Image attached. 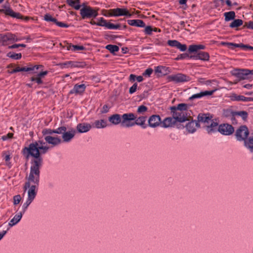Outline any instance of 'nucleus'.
Wrapping results in <instances>:
<instances>
[{
    "label": "nucleus",
    "mask_w": 253,
    "mask_h": 253,
    "mask_svg": "<svg viewBox=\"0 0 253 253\" xmlns=\"http://www.w3.org/2000/svg\"><path fill=\"white\" fill-rule=\"evenodd\" d=\"M72 67H84L85 66L84 63L73 62L71 63Z\"/></svg>",
    "instance_id": "48"
},
{
    "label": "nucleus",
    "mask_w": 253,
    "mask_h": 253,
    "mask_svg": "<svg viewBox=\"0 0 253 253\" xmlns=\"http://www.w3.org/2000/svg\"><path fill=\"white\" fill-rule=\"evenodd\" d=\"M249 134L248 127L246 126H242L236 130V136L238 140L242 141L247 138Z\"/></svg>",
    "instance_id": "8"
},
{
    "label": "nucleus",
    "mask_w": 253,
    "mask_h": 253,
    "mask_svg": "<svg viewBox=\"0 0 253 253\" xmlns=\"http://www.w3.org/2000/svg\"><path fill=\"white\" fill-rule=\"evenodd\" d=\"M244 27L253 29V21L246 22L244 25Z\"/></svg>",
    "instance_id": "58"
},
{
    "label": "nucleus",
    "mask_w": 253,
    "mask_h": 253,
    "mask_svg": "<svg viewBox=\"0 0 253 253\" xmlns=\"http://www.w3.org/2000/svg\"><path fill=\"white\" fill-rule=\"evenodd\" d=\"M84 49V47L82 45H72L71 44H67V49L68 50H72L74 51H78V50H82Z\"/></svg>",
    "instance_id": "32"
},
{
    "label": "nucleus",
    "mask_w": 253,
    "mask_h": 253,
    "mask_svg": "<svg viewBox=\"0 0 253 253\" xmlns=\"http://www.w3.org/2000/svg\"><path fill=\"white\" fill-rule=\"evenodd\" d=\"M213 92H214V90H211V91L206 90V91H201L200 93L193 94L190 97V99L191 100H193L196 98H201L205 96L211 95L213 94Z\"/></svg>",
    "instance_id": "24"
},
{
    "label": "nucleus",
    "mask_w": 253,
    "mask_h": 253,
    "mask_svg": "<svg viewBox=\"0 0 253 253\" xmlns=\"http://www.w3.org/2000/svg\"><path fill=\"white\" fill-rule=\"evenodd\" d=\"M186 129L189 133H194L196 130V127H199V124L195 121H191L186 125Z\"/></svg>",
    "instance_id": "23"
},
{
    "label": "nucleus",
    "mask_w": 253,
    "mask_h": 253,
    "mask_svg": "<svg viewBox=\"0 0 253 253\" xmlns=\"http://www.w3.org/2000/svg\"><path fill=\"white\" fill-rule=\"evenodd\" d=\"M146 118L147 117L146 116H143L137 117L134 123L135 125L143 126L145 124Z\"/></svg>",
    "instance_id": "36"
},
{
    "label": "nucleus",
    "mask_w": 253,
    "mask_h": 253,
    "mask_svg": "<svg viewBox=\"0 0 253 253\" xmlns=\"http://www.w3.org/2000/svg\"><path fill=\"white\" fill-rule=\"evenodd\" d=\"M91 127V125L89 124L81 123L77 125V129L80 133H84L88 131Z\"/></svg>",
    "instance_id": "21"
},
{
    "label": "nucleus",
    "mask_w": 253,
    "mask_h": 253,
    "mask_svg": "<svg viewBox=\"0 0 253 253\" xmlns=\"http://www.w3.org/2000/svg\"><path fill=\"white\" fill-rule=\"evenodd\" d=\"M55 132L58 134H62V141L64 142H70L71 140L74 137L76 133V131L74 129L71 128L67 130V128L64 126L57 128Z\"/></svg>",
    "instance_id": "4"
},
{
    "label": "nucleus",
    "mask_w": 253,
    "mask_h": 253,
    "mask_svg": "<svg viewBox=\"0 0 253 253\" xmlns=\"http://www.w3.org/2000/svg\"><path fill=\"white\" fill-rule=\"evenodd\" d=\"M165 68H166L165 67H163V66H158L157 67V68L156 69V72L157 73H161V74H164L163 71L165 69Z\"/></svg>",
    "instance_id": "59"
},
{
    "label": "nucleus",
    "mask_w": 253,
    "mask_h": 253,
    "mask_svg": "<svg viewBox=\"0 0 253 253\" xmlns=\"http://www.w3.org/2000/svg\"><path fill=\"white\" fill-rule=\"evenodd\" d=\"M135 125L134 123H130L129 121H122L121 126L123 127H129Z\"/></svg>",
    "instance_id": "45"
},
{
    "label": "nucleus",
    "mask_w": 253,
    "mask_h": 253,
    "mask_svg": "<svg viewBox=\"0 0 253 253\" xmlns=\"http://www.w3.org/2000/svg\"><path fill=\"white\" fill-rule=\"evenodd\" d=\"M206 46L203 44H192L189 46L188 50L190 52H197L200 49H204Z\"/></svg>",
    "instance_id": "31"
},
{
    "label": "nucleus",
    "mask_w": 253,
    "mask_h": 253,
    "mask_svg": "<svg viewBox=\"0 0 253 253\" xmlns=\"http://www.w3.org/2000/svg\"><path fill=\"white\" fill-rule=\"evenodd\" d=\"M229 98L233 101L250 102L253 101V98L252 97H246L243 95H238L235 93H231L229 96Z\"/></svg>",
    "instance_id": "16"
},
{
    "label": "nucleus",
    "mask_w": 253,
    "mask_h": 253,
    "mask_svg": "<svg viewBox=\"0 0 253 253\" xmlns=\"http://www.w3.org/2000/svg\"><path fill=\"white\" fill-rule=\"evenodd\" d=\"M222 44H228L229 47L232 49H234L235 47H241L245 50H253V46L248 45H245L242 43L237 44L234 43L223 42Z\"/></svg>",
    "instance_id": "20"
},
{
    "label": "nucleus",
    "mask_w": 253,
    "mask_h": 253,
    "mask_svg": "<svg viewBox=\"0 0 253 253\" xmlns=\"http://www.w3.org/2000/svg\"><path fill=\"white\" fill-rule=\"evenodd\" d=\"M171 113L176 121L182 123L186 121H190L191 119V111L188 110V106L186 104H179L177 107H170Z\"/></svg>",
    "instance_id": "2"
},
{
    "label": "nucleus",
    "mask_w": 253,
    "mask_h": 253,
    "mask_svg": "<svg viewBox=\"0 0 253 253\" xmlns=\"http://www.w3.org/2000/svg\"><path fill=\"white\" fill-rule=\"evenodd\" d=\"M177 48L179 49L181 51H184L186 50L187 46L186 44H182L179 43Z\"/></svg>",
    "instance_id": "56"
},
{
    "label": "nucleus",
    "mask_w": 253,
    "mask_h": 253,
    "mask_svg": "<svg viewBox=\"0 0 253 253\" xmlns=\"http://www.w3.org/2000/svg\"><path fill=\"white\" fill-rule=\"evenodd\" d=\"M55 24L60 27L67 28L69 27L68 24L61 22H58L57 20L56 22H55Z\"/></svg>",
    "instance_id": "54"
},
{
    "label": "nucleus",
    "mask_w": 253,
    "mask_h": 253,
    "mask_svg": "<svg viewBox=\"0 0 253 253\" xmlns=\"http://www.w3.org/2000/svg\"><path fill=\"white\" fill-rule=\"evenodd\" d=\"M186 57H190V56L187 53H183L178 55L176 58L175 60H180L185 59Z\"/></svg>",
    "instance_id": "55"
},
{
    "label": "nucleus",
    "mask_w": 253,
    "mask_h": 253,
    "mask_svg": "<svg viewBox=\"0 0 253 253\" xmlns=\"http://www.w3.org/2000/svg\"><path fill=\"white\" fill-rule=\"evenodd\" d=\"M246 71L247 69H235L232 71L231 74L239 80H246L248 78L247 72Z\"/></svg>",
    "instance_id": "14"
},
{
    "label": "nucleus",
    "mask_w": 253,
    "mask_h": 253,
    "mask_svg": "<svg viewBox=\"0 0 253 253\" xmlns=\"http://www.w3.org/2000/svg\"><path fill=\"white\" fill-rule=\"evenodd\" d=\"M67 3L76 10H79L81 8L80 0H66Z\"/></svg>",
    "instance_id": "29"
},
{
    "label": "nucleus",
    "mask_w": 253,
    "mask_h": 253,
    "mask_svg": "<svg viewBox=\"0 0 253 253\" xmlns=\"http://www.w3.org/2000/svg\"><path fill=\"white\" fill-rule=\"evenodd\" d=\"M109 108L107 105H104L102 109L101 113H106L108 112L109 111Z\"/></svg>",
    "instance_id": "61"
},
{
    "label": "nucleus",
    "mask_w": 253,
    "mask_h": 253,
    "mask_svg": "<svg viewBox=\"0 0 253 253\" xmlns=\"http://www.w3.org/2000/svg\"><path fill=\"white\" fill-rule=\"evenodd\" d=\"M127 23L132 26H136L138 27H144L145 24L144 22L140 19L128 20Z\"/></svg>",
    "instance_id": "26"
},
{
    "label": "nucleus",
    "mask_w": 253,
    "mask_h": 253,
    "mask_svg": "<svg viewBox=\"0 0 253 253\" xmlns=\"http://www.w3.org/2000/svg\"><path fill=\"white\" fill-rule=\"evenodd\" d=\"M107 126V122L104 120H96L92 124V127L97 128H102L106 127Z\"/></svg>",
    "instance_id": "28"
},
{
    "label": "nucleus",
    "mask_w": 253,
    "mask_h": 253,
    "mask_svg": "<svg viewBox=\"0 0 253 253\" xmlns=\"http://www.w3.org/2000/svg\"><path fill=\"white\" fill-rule=\"evenodd\" d=\"M42 67L41 65H35L34 66H31L29 67H20V72L24 71V72H30V71H34L36 69L38 70L40 67Z\"/></svg>",
    "instance_id": "37"
},
{
    "label": "nucleus",
    "mask_w": 253,
    "mask_h": 253,
    "mask_svg": "<svg viewBox=\"0 0 253 253\" xmlns=\"http://www.w3.org/2000/svg\"><path fill=\"white\" fill-rule=\"evenodd\" d=\"M217 131L223 135H229L233 133L234 131V127L228 124H221L217 126Z\"/></svg>",
    "instance_id": "9"
},
{
    "label": "nucleus",
    "mask_w": 253,
    "mask_h": 253,
    "mask_svg": "<svg viewBox=\"0 0 253 253\" xmlns=\"http://www.w3.org/2000/svg\"><path fill=\"white\" fill-rule=\"evenodd\" d=\"M106 27L109 29H117L119 28V25L108 23Z\"/></svg>",
    "instance_id": "49"
},
{
    "label": "nucleus",
    "mask_w": 253,
    "mask_h": 253,
    "mask_svg": "<svg viewBox=\"0 0 253 253\" xmlns=\"http://www.w3.org/2000/svg\"><path fill=\"white\" fill-rule=\"evenodd\" d=\"M106 48L112 53H114L115 52H117L119 50V48L117 45L112 44L107 45L106 46Z\"/></svg>",
    "instance_id": "39"
},
{
    "label": "nucleus",
    "mask_w": 253,
    "mask_h": 253,
    "mask_svg": "<svg viewBox=\"0 0 253 253\" xmlns=\"http://www.w3.org/2000/svg\"><path fill=\"white\" fill-rule=\"evenodd\" d=\"M86 86L84 84H76L74 85L73 88L71 90L70 93L71 94L76 93V94H80L83 93L85 89Z\"/></svg>",
    "instance_id": "22"
},
{
    "label": "nucleus",
    "mask_w": 253,
    "mask_h": 253,
    "mask_svg": "<svg viewBox=\"0 0 253 253\" xmlns=\"http://www.w3.org/2000/svg\"><path fill=\"white\" fill-rule=\"evenodd\" d=\"M152 73L153 70L151 68H148L143 73V75L146 77H150Z\"/></svg>",
    "instance_id": "53"
},
{
    "label": "nucleus",
    "mask_w": 253,
    "mask_h": 253,
    "mask_svg": "<svg viewBox=\"0 0 253 253\" xmlns=\"http://www.w3.org/2000/svg\"><path fill=\"white\" fill-rule=\"evenodd\" d=\"M108 22L103 18L101 17L99 20L96 25L100 26H105L106 27Z\"/></svg>",
    "instance_id": "46"
},
{
    "label": "nucleus",
    "mask_w": 253,
    "mask_h": 253,
    "mask_svg": "<svg viewBox=\"0 0 253 253\" xmlns=\"http://www.w3.org/2000/svg\"><path fill=\"white\" fill-rule=\"evenodd\" d=\"M180 42L176 40H169L168 41V44L169 45L172 47H177Z\"/></svg>",
    "instance_id": "43"
},
{
    "label": "nucleus",
    "mask_w": 253,
    "mask_h": 253,
    "mask_svg": "<svg viewBox=\"0 0 253 253\" xmlns=\"http://www.w3.org/2000/svg\"><path fill=\"white\" fill-rule=\"evenodd\" d=\"M244 140L245 146L250 149L251 151L253 150V137L251 136L248 139H245Z\"/></svg>",
    "instance_id": "33"
},
{
    "label": "nucleus",
    "mask_w": 253,
    "mask_h": 253,
    "mask_svg": "<svg viewBox=\"0 0 253 253\" xmlns=\"http://www.w3.org/2000/svg\"><path fill=\"white\" fill-rule=\"evenodd\" d=\"M37 192H35L34 189H28V198L26 202L23 205L22 209L23 214L25 212L28 206L33 202L36 197Z\"/></svg>",
    "instance_id": "10"
},
{
    "label": "nucleus",
    "mask_w": 253,
    "mask_h": 253,
    "mask_svg": "<svg viewBox=\"0 0 253 253\" xmlns=\"http://www.w3.org/2000/svg\"><path fill=\"white\" fill-rule=\"evenodd\" d=\"M122 117L119 114H114L111 116L108 120L110 122H111L112 124L117 125L122 122L121 121Z\"/></svg>",
    "instance_id": "27"
},
{
    "label": "nucleus",
    "mask_w": 253,
    "mask_h": 253,
    "mask_svg": "<svg viewBox=\"0 0 253 253\" xmlns=\"http://www.w3.org/2000/svg\"><path fill=\"white\" fill-rule=\"evenodd\" d=\"M48 150L49 147L41 140L33 142L29 147L23 149V153L27 159H29L30 156L34 158L31 162L30 172L27 181L23 187L25 192L28 189H34L35 192H37L40 181V169L42 164V158L41 155L45 154Z\"/></svg>",
    "instance_id": "1"
},
{
    "label": "nucleus",
    "mask_w": 253,
    "mask_h": 253,
    "mask_svg": "<svg viewBox=\"0 0 253 253\" xmlns=\"http://www.w3.org/2000/svg\"><path fill=\"white\" fill-rule=\"evenodd\" d=\"M148 110V108L144 105L139 106L137 110V114L144 115Z\"/></svg>",
    "instance_id": "40"
},
{
    "label": "nucleus",
    "mask_w": 253,
    "mask_h": 253,
    "mask_svg": "<svg viewBox=\"0 0 253 253\" xmlns=\"http://www.w3.org/2000/svg\"><path fill=\"white\" fill-rule=\"evenodd\" d=\"M7 56L15 59H19L22 56L21 53H11L10 52L7 54Z\"/></svg>",
    "instance_id": "44"
},
{
    "label": "nucleus",
    "mask_w": 253,
    "mask_h": 253,
    "mask_svg": "<svg viewBox=\"0 0 253 253\" xmlns=\"http://www.w3.org/2000/svg\"><path fill=\"white\" fill-rule=\"evenodd\" d=\"M137 88V84L134 83L133 85L130 87L129 89V93L130 94H132L136 91Z\"/></svg>",
    "instance_id": "51"
},
{
    "label": "nucleus",
    "mask_w": 253,
    "mask_h": 253,
    "mask_svg": "<svg viewBox=\"0 0 253 253\" xmlns=\"http://www.w3.org/2000/svg\"><path fill=\"white\" fill-rule=\"evenodd\" d=\"M136 79L138 82H141L143 80V78L141 76L136 77Z\"/></svg>",
    "instance_id": "64"
},
{
    "label": "nucleus",
    "mask_w": 253,
    "mask_h": 253,
    "mask_svg": "<svg viewBox=\"0 0 253 253\" xmlns=\"http://www.w3.org/2000/svg\"><path fill=\"white\" fill-rule=\"evenodd\" d=\"M153 31V28L152 26H146L144 29V32L147 35H151Z\"/></svg>",
    "instance_id": "47"
},
{
    "label": "nucleus",
    "mask_w": 253,
    "mask_h": 253,
    "mask_svg": "<svg viewBox=\"0 0 253 253\" xmlns=\"http://www.w3.org/2000/svg\"><path fill=\"white\" fill-rule=\"evenodd\" d=\"M23 216V212H20L18 213L15 215L14 217L10 220L8 223V225L10 227H12L13 226L17 224L21 220L22 217Z\"/></svg>",
    "instance_id": "25"
},
{
    "label": "nucleus",
    "mask_w": 253,
    "mask_h": 253,
    "mask_svg": "<svg viewBox=\"0 0 253 253\" xmlns=\"http://www.w3.org/2000/svg\"><path fill=\"white\" fill-rule=\"evenodd\" d=\"M48 73V72L45 71H43V72H40V73H39L38 75H37V77H38L39 78H41V79H42L45 76H46Z\"/></svg>",
    "instance_id": "60"
},
{
    "label": "nucleus",
    "mask_w": 253,
    "mask_h": 253,
    "mask_svg": "<svg viewBox=\"0 0 253 253\" xmlns=\"http://www.w3.org/2000/svg\"><path fill=\"white\" fill-rule=\"evenodd\" d=\"M190 80L191 78L189 76L182 74L171 75L168 77V80L169 82H173L175 83L186 82Z\"/></svg>",
    "instance_id": "6"
},
{
    "label": "nucleus",
    "mask_w": 253,
    "mask_h": 253,
    "mask_svg": "<svg viewBox=\"0 0 253 253\" xmlns=\"http://www.w3.org/2000/svg\"><path fill=\"white\" fill-rule=\"evenodd\" d=\"M21 200V197L20 195H17L13 197V204L14 205H17L19 204Z\"/></svg>",
    "instance_id": "50"
},
{
    "label": "nucleus",
    "mask_w": 253,
    "mask_h": 253,
    "mask_svg": "<svg viewBox=\"0 0 253 253\" xmlns=\"http://www.w3.org/2000/svg\"><path fill=\"white\" fill-rule=\"evenodd\" d=\"M56 130H57V128L55 129H53V130L51 129H44L42 130V133L44 137L46 135H50L53 133H57V132H55V131H56Z\"/></svg>",
    "instance_id": "41"
},
{
    "label": "nucleus",
    "mask_w": 253,
    "mask_h": 253,
    "mask_svg": "<svg viewBox=\"0 0 253 253\" xmlns=\"http://www.w3.org/2000/svg\"><path fill=\"white\" fill-rule=\"evenodd\" d=\"M176 122L177 121L173 117H168L164 120L162 122V124L164 127H170L173 126Z\"/></svg>",
    "instance_id": "19"
},
{
    "label": "nucleus",
    "mask_w": 253,
    "mask_h": 253,
    "mask_svg": "<svg viewBox=\"0 0 253 253\" xmlns=\"http://www.w3.org/2000/svg\"><path fill=\"white\" fill-rule=\"evenodd\" d=\"M31 80L32 81H35L39 84H42L43 83L42 79L37 76L32 77Z\"/></svg>",
    "instance_id": "52"
},
{
    "label": "nucleus",
    "mask_w": 253,
    "mask_h": 253,
    "mask_svg": "<svg viewBox=\"0 0 253 253\" xmlns=\"http://www.w3.org/2000/svg\"><path fill=\"white\" fill-rule=\"evenodd\" d=\"M20 72V67H17L13 69L11 71V73H14L16 72Z\"/></svg>",
    "instance_id": "62"
},
{
    "label": "nucleus",
    "mask_w": 253,
    "mask_h": 253,
    "mask_svg": "<svg viewBox=\"0 0 253 253\" xmlns=\"http://www.w3.org/2000/svg\"><path fill=\"white\" fill-rule=\"evenodd\" d=\"M44 140L45 141V142L43 139H41L37 141L40 140L42 141L46 144V146L49 147V149L50 147L47 145V143L52 145V146H55L60 144L62 142V140L59 137L57 136L54 137L51 135H46L44 137Z\"/></svg>",
    "instance_id": "7"
},
{
    "label": "nucleus",
    "mask_w": 253,
    "mask_h": 253,
    "mask_svg": "<svg viewBox=\"0 0 253 253\" xmlns=\"http://www.w3.org/2000/svg\"><path fill=\"white\" fill-rule=\"evenodd\" d=\"M11 154L9 151H4L2 153V157L3 159L5 160L6 162V165L11 167L10 163L9 162L11 159Z\"/></svg>",
    "instance_id": "35"
},
{
    "label": "nucleus",
    "mask_w": 253,
    "mask_h": 253,
    "mask_svg": "<svg viewBox=\"0 0 253 253\" xmlns=\"http://www.w3.org/2000/svg\"><path fill=\"white\" fill-rule=\"evenodd\" d=\"M98 8H93L91 7H84L80 9V14L84 19L86 18H94L98 14Z\"/></svg>",
    "instance_id": "5"
},
{
    "label": "nucleus",
    "mask_w": 253,
    "mask_h": 253,
    "mask_svg": "<svg viewBox=\"0 0 253 253\" xmlns=\"http://www.w3.org/2000/svg\"><path fill=\"white\" fill-rule=\"evenodd\" d=\"M44 19L47 22H52L55 23L56 19L52 17L50 14H46L44 16Z\"/></svg>",
    "instance_id": "42"
},
{
    "label": "nucleus",
    "mask_w": 253,
    "mask_h": 253,
    "mask_svg": "<svg viewBox=\"0 0 253 253\" xmlns=\"http://www.w3.org/2000/svg\"><path fill=\"white\" fill-rule=\"evenodd\" d=\"M198 123L203 125L209 134L217 131V123L213 121L212 115L210 114H199L198 116Z\"/></svg>",
    "instance_id": "3"
},
{
    "label": "nucleus",
    "mask_w": 253,
    "mask_h": 253,
    "mask_svg": "<svg viewBox=\"0 0 253 253\" xmlns=\"http://www.w3.org/2000/svg\"><path fill=\"white\" fill-rule=\"evenodd\" d=\"M247 74H248V80H253V70H250L249 69H247Z\"/></svg>",
    "instance_id": "57"
},
{
    "label": "nucleus",
    "mask_w": 253,
    "mask_h": 253,
    "mask_svg": "<svg viewBox=\"0 0 253 253\" xmlns=\"http://www.w3.org/2000/svg\"><path fill=\"white\" fill-rule=\"evenodd\" d=\"M109 15L114 16L125 15L128 17L131 16V14L129 13L126 9L120 8L110 9L109 10Z\"/></svg>",
    "instance_id": "11"
},
{
    "label": "nucleus",
    "mask_w": 253,
    "mask_h": 253,
    "mask_svg": "<svg viewBox=\"0 0 253 253\" xmlns=\"http://www.w3.org/2000/svg\"><path fill=\"white\" fill-rule=\"evenodd\" d=\"M137 118V116L135 115L133 113H126L122 116V121H130L135 120Z\"/></svg>",
    "instance_id": "30"
},
{
    "label": "nucleus",
    "mask_w": 253,
    "mask_h": 253,
    "mask_svg": "<svg viewBox=\"0 0 253 253\" xmlns=\"http://www.w3.org/2000/svg\"><path fill=\"white\" fill-rule=\"evenodd\" d=\"M224 114L226 116L230 115H231L232 116H238L241 117L244 121L247 120L248 116V113L245 111H232L230 109L225 110Z\"/></svg>",
    "instance_id": "15"
},
{
    "label": "nucleus",
    "mask_w": 253,
    "mask_h": 253,
    "mask_svg": "<svg viewBox=\"0 0 253 253\" xmlns=\"http://www.w3.org/2000/svg\"><path fill=\"white\" fill-rule=\"evenodd\" d=\"M20 40L15 35L11 33H7L6 34H0V42H2L3 44L7 41H11L12 42H18Z\"/></svg>",
    "instance_id": "13"
},
{
    "label": "nucleus",
    "mask_w": 253,
    "mask_h": 253,
    "mask_svg": "<svg viewBox=\"0 0 253 253\" xmlns=\"http://www.w3.org/2000/svg\"><path fill=\"white\" fill-rule=\"evenodd\" d=\"M0 12L3 13L6 15L10 16L13 18L18 19L21 18V15L19 13L15 12L12 9L7 5H2V8L0 9Z\"/></svg>",
    "instance_id": "12"
},
{
    "label": "nucleus",
    "mask_w": 253,
    "mask_h": 253,
    "mask_svg": "<svg viewBox=\"0 0 253 253\" xmlns=\"http://www.w3.org/2000/svg\"><path fill=\"white\" fill-rule=\"evenodd\" d=\"M243 24V21L241 19H235L230 23L229 26L231 28H237Z\"/></svg>",
    "instance_id": "38"
},
{
    "label": "nucleus",
    "mask_w": 253,
    "mask_h": 253,
    "mask_svg": "<svg viewBox=\"0 0 253 253\" xmlns=\"http://www.w3.org/2000/svg\"><path fill=\"white\" fill-rule=\"evenodd\" d=\"M224 16L225 17V20L226 21H229L230 20H233L236 16L235 13L233 11L225 12L224 13Z\"/></svg>",
    "instance_id": "34"
},
{
    "label": "nucleus",
    "mask_w": 253,
    "mask_h": 253,
    "mask_svg": "<svg viewBox=\"0 0 253 253\" xmlns=\"http://www.w3.org/2000/svg\"><path fill=\"white\" fill-rule=\"evenodd\" d=\"M148 123L150 127H157L160 125L161 123V118L159 115H152L149 119Z\"/></svg>",
    "instance_id": "18"
},
{
    "label": "nucleus",
    "mask_w": 253,
    "mask_h": 253,
    "mask_svg": "<svg viewBox=\"0 0 253 253\" xmlns=\"http://www.w3.org/2000/svg\"><path fill=\"white\" fill-rule=\"evenodd\" d=\"M136 79V76L133 74H131L129 76V80L131 82H133Z\"/></svg>",
    "instance_id": "63"
},
{
    "label": "nucleus",
    "mask_w": 253,
    "mask_h": 253,
    "mask_svg": "<svg viewBox=\"0 0 253 253\" xmlns=\"http://www.w3.org/2000/svg\"><path fill=\"white\" fill-rule=\"evenodd\" d=\"M190 58L194 59L201 60L204 61H209L210 59L209 54L205 51H199L196 54L190 55Z\"/></svg>",
    "instance_id": "17"
}]
</instances>
